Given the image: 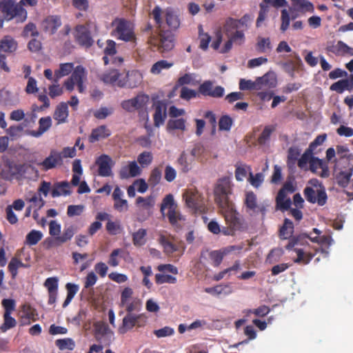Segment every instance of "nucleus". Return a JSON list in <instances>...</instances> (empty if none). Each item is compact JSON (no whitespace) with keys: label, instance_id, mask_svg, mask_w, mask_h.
Wrapping results in <instances>:
<instances>
[{"label":"nucleus","instance_id":"f257e3e1","mask_svg":"<svg viewBox=\"0 0 353 353\" xmlns=\"http://www.w3.org/2000/svg\"><path fill=\"white\" fill-rule=\"evenodd\" d=\"M232 181L230 178L220 179L214 189L215 202L220 209L225 221L230 226V229H224L225 235H232L239 228L240 221L237 212L230 196L232 194Z\"/></svg>","mask_w":353,"mask_h":353},{"label":"nucleus","instance_id":"f03ea898","mask_svg":"<svg viewBox=\"0 0 353 353\" xmlns=\"http://www.w3.org/2000/svg\"><path fill=\"white\" fill-rule=\"evenodd\" d=\"M112 35L118 40L136 44L137 37L132 23L123 18H116L112 22Z\"/></svg>","mask_w":353,"mask_h":353},{"label":"nucleus","instance_id":"7ed1b4c3","mask_svg":"<svg viewBox=\"0 0 353 353\" xmlns=\"http://www.w3.org/2000/svg\"><path fill=\"white\" fill-rule=\"evenodd\" d=\"M304 196L311 203L323 206L327 201V194L321 183L316 179H310L304 189Z\"/></svg>","mask_w":353,"mask_h":353},{"label":"nucleus","instance_id":"20e7f679","mask_svg":"<svg viewBox=\"0 0 353 353\" xmlns=\"http://www.w3.org/2000/svg\"><path fill=\"white\" fill-rule=\"evenodd\" d=\"M88 74L86 70L81 65L77 66L71 76L63 83V86L68 92H72L77 86L79 93H84L86 90Z\"/></svg>","mask_w":353,"mask_h":353},{"label":"nucleus","instance_id":"39448f33","mask_svg":"<svg viewBox=\"0 0 353 353\" xmlns=\"http://www.w3.org/2000/svg\"><path fill=\"white\" fill-rule=\"evenodd\" d=\"M0 9L7 20L16 18L18 22H23L27 18V12L20 3L13 1H4L0 3Z\"/></svg>","mask_w":353,"mask_h":353},{"label":"nucleus","instance_id":"423d86ee","mask_svg":"<svg viewBox=\"0 0 353 353\" xmlns=\"http://www.w3.org/2000/svg\"><path fill=\"white\" fill-rule=\"evenodd\" d=\"M163 14L168 26L172 29H177L180 26V21L176 13L170 8H168L164 10L159 6L154 7L152 12L154 19L156 23L161 27L163 23L161 15Z\"/></svg>","mask_w":353,"mask_h":353},{"label":"nucleus","instance_id":"0eeeda50","mask_svg":"<svg viewBox=\"0 0 353 353\" xmlns=\"http://www.w3.org/2000/svg\"><path fill=\"white\" fill-rule=\"evenodd\" d=\"M183 200L185 205L194 212H201L203 210V199L201 194L195 189L185 190L183 193Z\"/></svg>","mask_w":353,"mask_h":353},{"label":"nucleus","instance_id":"6e6552de","mask_svg":"<svg viewBox=\"0 0 353 353\" xmlns=\"http://www.w3.org/2000/svg\"><path fill=\"white\" fill-rule=\"evenodd\" d=\"M134 291L130 287L123 288L121 293L120 306L125 309L128 312L139 311L141 307V301L134 296Z\"/></svg>","mask_w":353,"mask_h":353},{"label":"nucleus","instance_id":"1a4fd4ad","mask_svg":"<svg viewBox=\"0 0 353 353\" xmlns=\"http://www.w3.org/2000/svg\"><path fill=\"white\" fill-rule=\"evenodd\" d=\"M225 30L226 32L228 41L220 49V52L223 54L229 52L232 49L233 43L235 45L241 46L244 43L245 40L244 32L242 30L231 28H228L227 23H225Z\"/></svg>","mask_w":353,"mask_h":353},{"label":"nucleus","instance_id":"9d476101","mask_svg":"<svg viewBox=\"0 0 353 353\" xmlns=\"http://www.w3.org/2000/svg\"><path fill=\"white\" fill-rule=\"evenodd\" d=\"M149 42L151 45L158 47L161 52L171 50L174 46V37L169 32H163L159 35L150 37Z\"/></svg>","mask_w":353,"mask_h":353},{"label":"nucleus","instance_id":"9b49d317","mask_svg":"<svg viewBox=\"0 0 353 353\" xmlns=\"http://www.w3.org/2000/svg\"><path fill=\"white\" fill-rule=\"evenodd\" d=\"M353 174V159L350 165L335 166L334 176L337 184L343 188L348 185Z\"/></svg>","mask_w":353,"mask_h":353},{"label":"nucleus","instance_id":"f8f14e48","mask_svg":"<svg viewBox=\"0 0 353 353\" xmlns=\"http://www.w3.org/2000/svg\"><path fill=\"white\" fill-rule=\"evenodd\" d=\"M143 81V74L137 70L128 71L122 80L119 82V87L134 88L141 84Z\"/></svg>","mask_w":353,"mask_h":353},{"label":"nucleus","instance_id":"ddd939ff","mask_svg":"<svg viewBox=\"0 0 353 353\" xmlns=\"http://www.w3.org/2000/svg\"><path fill=\"white\" fill-rule=\"evenodd\" d=\"M148 100L149 97L147 95L140 94L134 98L123 101L121 105L124 110L132 112L143 108Z\"/></svg>","mask_w":353,"mask_h":353},{"label":"nucleus","instance_id":"4468645a","mask_svg":"<svg viewBox=\"0 0 353 353\" xmlns=\"http://www.w3.org/2000/svg\"><path fill=\"white\" fill-rule=\"evenodd\" d=\"M225 90L222 86H214L211 81H205L199 87V93L205 97L219 98L223 96Z\"/></svg>","mask_w":353,"mask_h":353},{"label":"nucleus","instance_id":"2eb2a0df","mask_svg":"<svg viewBox=\"0 0 353 353\" xmlns=\"http://www.w3.org/2000/svg\"><path fill=\"white\" fill-rule=\"evenodd\" d=\"M62 164L61 153L57 150H51L49 155L39 165L45 170L55 168Z\"/></svg>","mask_w":353,"mask_h":353},{"label":"nucleus","instance_id":"dca6fc26","mask_svg":"<svg viewBox=\"0 0 353 353\" xmlns=\"http://www.w3.org/2000/svg\"><path fill=\"white\" fill-rule=\"evenodd\" d=\"M96 164L99 168V174L101 176H109L112 175V167L114 162L110 157L107 154H102L96 160Z\"/></svg>","mask_w":353,"mask_h":353},{"label":"nucleus","instance_id":"f3484780","mask_svg":"<svg viewBox=\"0 0 353 353\" xmlns=\"http://www.w3.org/2000/svg\"><path fill=\"white\" fill-rule=\"evenodd\" d=\"M141 168L135 161H129L123 165L119 171L120 177L123 179L136 177L141 174Z\"/></svg>","mask_w":353,"mask_h":353},{"label":"nucleus","instance_id":"a211bd4d","mask_svg":"<svg viewBox=\"0 0 353 353\" xmlns=\"http://www.w3.org/2000/svg\"><path fill=\"white\" fill-rule=\"evenodd\" d=\"M140 317V314L128 312V314L123 317L121 325L119 327V333L124 334L128 331L132 330L137 323Z\"/></svg>","mask_w":353,"mask_h":353},{"label":"nucleus","instance_id":"6ab92c4d","mask_svg":"<svg viewBox=\"0 0 353 353\" xmlns=\"http://www.w3.org/2000/svg\"><path fill=\"white\" fill-rule=\"evenodd\" d=\"M308 170L323 178L327 177L330 174L327 163L315 157H313Z\"/></svg>","mask_w":353,"mask_h":353},{"label":"nucleus","instance_id":"aec40b11","mask_svg":"<svg viewBox=\"0 0 353 353\" xmlns=\"http://www.w3.org/2000/svg\"><path fill=\"white\" fill-rule=\"evenodd\" d=\"M256 83L260 87L259 90L274 88L277 85L276 75L273 72H268L263 77H258Z\"/></svg>","mask_w":353,"mask_h":353},{"label":"nucleus","instance_id":"412c9836","mask_svg":"<svg viewBox=\"0 0 353 353\" xmlns=\"http://www.w3.org/2000/svg\"><path fill=\"white\" fill-rule=\"evenodd\" d=\"M245 204L247 211L249 212L250 214H256L259 212H261L264 214V208L257 204L256 196L252 192L246 193Z\"/></svg>","mask_w":353,"mask_h":353},{"label":"nucleus","instance_id":"4be33fe9","mask_svg":"<svg viewBox=\"0 0 353 353\" xmlns=\"http://www.w3.org/2000/svg\"><path fill=\"white\" fill-rule=\"evenodd\" d=\"M328 50L337 56H353V48L342 41H337L336 44L329 47Z\"/></svg>","mask_w":353,"mask_h":353},{"label":"nucleus","instance_id":"5701e85b","mask_svg":"<svg viewBox=\"0 0 353 353\" xmlns=\"http://www.w3.org/2000/svg\"><path fill=\"white\" fill-rule=\"evenodd\" d=\"M52 119L50 117H41L39 120V129L38 130H31L28 132V134L33 137H40L46 132H47L52 126Z\"/></svg>","mask_w":353,"mask_h":353},{"label":"nucleus","instance_id":"b1692460","mask_svg":"<svg viewBox=\"0 0 353 353\" xmlns=\"http://www.w3.org/2000/svg\"><path fill=\"white\" fill-rule=\"evenodd\" d=\"M76 38L79 43L85 47L90 46L93 40L91 38L88 29L84 26H78L76 28Z\"/></svg>","mask_w":353,"mask_h":353},{"label":"nucleus","instance_id":"393cba45","mask_svg":"<svg viewBox=\"0 0 353 353\" xmlns=\"http://www.w3.org/2000/svg\"><path fill=\"white\" fill-rule=\"evenodd\" d=\"M101 79L106 84L119 87V82L122 80V76L117 70H110L103 72L101 76Z\"/></svg>","mask_w":353,"mask_h":353},{"label":"nucleus","instance_id":"a878e982","mask_svg":"<svg viewBox=\"0 0 353 353\" xmlns=\"http://www.w3.org/2000/svg\"><path fill=\"white\" fill-rule=\"evenodd\" d=\"M68 115V103L62 102L57 106L53 114V118L57 121V124H61L67 121Z\"/></svg>","mask_w":353,"mask_h":353},{"label":"nucleus","instance_id":"bb28decb","mask_svg":"<svg viewBox=\"0 0 353 353\" xmlns=\"http://www.w3.org/2000/svg\"><path fill=\"white\" fill-rule=\"evenodd\" d=\"M167 117L166 107L161 103H157L154 106V123L156 127L162 125Z\"/></svg>","mask_w":353,"mask_h":353},{"label":"nucleus","instance_id":"cd10ccee","mask_svg":"<svg viewBox=\"0 0 353 353\" xmlns=\"http://www.w3.org/2000/svg\"><path fill=\"white\" fill-rule=\"evenodd\" d=\"M332 90L342 93L345 90H353V74H350V79H342L330 86Z\"/></svg>","mask_w":353,"mask_h":353},{"label":"nucleus","instance_id":"c85d7f7f","mask_svg":"<svg viewBox=\"0 0 353 353\" xmlns=\"http://www.w3.org/2000/svg\"><path fill=\"white\" fill-rule=\"evenodd\" d=\"M111 134L110 130L105 125H100L92 130L89 141L94 143L100 139H105Z\"/></svg>","mask_w":353,"mask_h":353},{"label":"nucleus","instance_id":"c756f323","mask_svg":"<svg viewBox=\"0 0 353 353\" xmlns=\"http://www.w3.org/2000/svg\"><path fill=\"white\" fill-rule=\"evenodd\" d=\"M17 48V42L10 36L4 37L0 41V52H13Z\"/></svg>","mask_w":353,"mask_h":353},{"label":"nucleus","instance_id":"7c9ffc66","mask_svg":"<svg viewBox=\"0 0 353 353\" xmlns=\"http://www.w3.org/2000/svg\"><path fill=\"white\" fill-rule=\"evenodd\" d=\"M70 194V185L68 182H61L56 183L51 192L52 197L60 196H67Z\"/></svg>","mask_w":353,"mask_h":353},{"label":"nucleus","instance_id":"2f4dec72","mask_svg":"<svg viewBox=\"0 0 353 353\" xmlns=\"http://www.w3.org/2000/svg\"><path fill=\"white\" fill-rule=\"evenodd\" d=\"M75 68L72 63H61L59 68L54 72V81L58 82L59 79L73 72Z\"/></svg>","mask_w":353,"mask_h":353},{"label":"nucleus","instance_id":"473e14b6","mask_svg":"<svg viewBox=\"0 0 353 353\" xmlns=\"http://www.w3.org/2000/svg\"><path fill=\"white\" fill-rule=\"evenodd\" d=\"M136 204L138 208L152 212L155 204V199L152 196L147 197L139 196L136 200Z\"/></svg>","mask_w":353,"mask_h":353},{"label":"nucleus","instance_id":"72a5a7b5","mask_svg":"<svg viewBox=\"0 0 353 353\" xmlns=\"http://www.w3.org/2000/svg\"><path fill=\"white\" fill-rule=\"evenodd\" d=\"M43 233L37 230H32L26 236L25 243L29 246L37 244L43 238Z\"/></svg>","mask_w":353,"mask_h":353},{"label":"nucleus","instance_id":"f704fd0d","mask_svg":"<svg viewBox=\"0 0 353 353\" xmlns=\"http://www.w3.org/2000/svg\"><path fill=\"white\" fill-rule=\"evenodd\" d=\"M60 18L56 16L48 17L43 22V27L48 31L53 33L61 26Z\"/></svg>","mask_w":353,"mask_h":353},{"label":"nucleus","instance_id":"c9c22d12","mask_svg":"<svg viewBox=\"0 0 353 353\" xmlns=\"http://www.w3.org/2000/svg\"><path fill=\"white\" fill-rule=\"evenodd\" d=\"M176 208H177V204L174 199L173 195L171 194H167L163 198L161 205V212L163 214L165 210H168V212H171Z\"/></svg>","mask_w":353,"mask_h":353},{"label":"nucleus","instance_id":"e433bc0d","mask_svg":"<svg viewBox=\"0 0 353 353\" xmlns=\"http://www.w3.org/2000/svg\"><path fill=\"white\" fill-rule=\"evenodd\" d=\"M200 83V79L194 73H186L181 77L178 80V84L180 85H190L195 86Z\"/></svg>","mask_w":353,"mask_h":353},{"label":"nucleus","instance_id":"4c0bfd02","mask_svg":"<svg viewBox=\"0 0 353 353\" xmlns=\"http://www.w3.org/2000/svg\"><path fill=\"white\" fill-rule=\"evenodd\" d=\"M291 203V200L287 196V194H284L283 191H279L276 196L277 208L281 210H287L290 208Z\"/></svg>","mask_w":353,"mask_h":353},{"label":"nucleus","instance_id":"58836bf2","mask_svg":"<svg viewBox=\"0 0 353 353\" xmlns=\"http://www.w3.org/2000/svg\"><path fill=\"white\" fill-rule=\"evenodd\" d=\"M251 174L252 169L250 166L246 165H239L235 170V177L238 181H243L248 176L249 177Z\"/></svg>","mask_w":353,"mask_h":353},{"label":"nucleus","instance_id":"ea45409f","mask_svg":"<svg viewBox=\"0 0 353 353\" xmlns=\"http://www.w3.org/2000/svg\"><path fill=\"white\" fill-rule=\"evenodd\" d=\"M192 160H190L185 152H183L177 159L181 172L187 173L192 169Z\"/></svg>","mask_w":353,"mask_h":353},{"label":"nucleus","instance_id":"a19ab883","mask_svg":"<svg viewBox=\"0 0 353 353\" xmlns=\"http://www.w3.org/2000/svg\"><path fill=\"white\" fill-rule=\"evenodd\" d=\"M186 129L185 120L183 119H170L167 124V130L170 132L173 130L184 131Z\"/></svg>","mask_w":353,"mask_h":353},{"label":"nucleus","instance_id":"79ce46f5","mask_svg":"<svg viewBox=\"0 0 353 353\" xmlns=\"http://www.w3.org/2000/svg\"><path fill=\"white\" fill-rule=\"evenodd\" d=\"M27 267L28 266L23 264L19 259L14 257L10 260L8 268L12 274V278H15L18 274V269L19 268Z\"/></svg>","mask_w":353,"mask_h":353},{"label":"nucleus","instance_id":"37998d69","mask_svg":"<svg viewBox=\"0 0 353 353\" xmlns=\"http://www.w3.org/2000/svg\"><path fill=\"white\" fill-rule=\"evenodd\" d=\"M250 21V18L248 15H245L243 17H242L240 20H235L232 19H228L227 23V27L234 28V29H239L240 26H248V23Z\"/></svg>","mask_w":353,"mask_h":353},{"label":"nucleus","instance_id":"c03bdc74","mask_svg":"<svg viewBox=\"0 0 353 353\" xmlns=\"http://www.w3.org/2000/svg\"><path fill=\"white\" fill-rule=\"evenodd\" d=\"M256 50L259 52H266L272 49L270 39L269 38L258 37L256 46Z\"/></svg>","mask_w":353,"mask_h":353},{"label":"nucleus","instance_id":"a18cd8bd","mask_svg":"<svg viewBox=\"0 0 353 353\" xmlns=\"http://www.w3.org/2000/svg\"><path fill=\"white\" fill-rule=\"evenodd\" d=\"M314 156L310 152H305L303 154L298 161L299 167L304 170H307Z\"/></svg>","mask_w":353,"mask_h":353},{"label":"nucleus","instance_id":"49530a36","mask_svg":"<svg viewBox=\"0 0 353 353\" xmlns=\"http://www.w3.org/2000/svg\"><path fill=\"white\" fill-rule=\"evenodd\" d=\"M114 112L112 107L101 106L96 110L93 114L98 119H105Z\"/></svg>","mask_w":353,"mask_h":353},{"label":"nucleus","instance_id":"de8ad7c7","mask_svg":"<svg viewBox=\"0 0 353 353\" xmlns=\"http://www.w3.org/2000/svg\"><path fill=\"white\" fill-rule=\"evenodd\" d=\"M30 203V206L33 209L40 210L45 204L44 200L40 194L34 193L30 199H27Z\"/></svg>","mask_w":353,"mask_h":353},{"label":"nucleus","instance_id":"09e8293b","mask_svg":"<svg viewBox=\"0 0 353 353\" xmlns=\"http://www.w3.org/2000/svg\"><path fill=\"white\" fill-rule=\"evenodd\" d=\"M147 232L145 229H139L132 235L133 243L134 245L141 246L145 243V236Z\"/></svg>","mask_w":353,"mask_h":353},{"label":"nucleus","instance_id":"8fccbe9b","mask_svg":"<svg viewBox=\"0 0 353 353\" xmlns=\"http://www.w3.org/2000/svg\"><path fill=\"white\" fill-rule=\"evenodd\" d=\"M155 280L157 284L163 283H172L174 284L176 282L175 276L165 274V272L156 274Z\"/></svg>","mask_w":353,"mask_h":353},{"label":"nucleus","instance_id":"3c124183","mask_svg":"<svg viewBox=\"0 0 353 353\" xmlns=\"http://www.w3.org/2000/svg\"><path fill=\"white\" fill-rule=\"evenodd\" d=\"M172 65V63L165 60H161L152 66L150 72L154 74H159L163 70L169 69Z\"/></svg>","mask_w":353,"mask_h":353},{"label":"nucleus","instance_id":"603ef678","mask_svg":"<svg viewBox=\"0 0 353 353\" xmlns=\"http://www.w3.org/2000/svg\"><path fill=\"white\" fill-rule=\"evenodd\" d=\"M294 5L303 12H314L313 4L307 0H292Z\"/></svg>","mask_w":353,"mask_h":353},{"label":"nucleus","instance_id":"864d4df0","mask_svg":"<svg viewBox=\"0 0 353 353\" xmlns=\"http://www.w3.org/2000/svg\"><path fill=\"white\" fill-rule=\"evenodd\" d=\"M116 42L112 40H108L106 42V46L104 49L105 56L103 57L104 62L105 64L108 63V56H113L116 54Z\"/></svg>","mask_w":353,"mask_h":353},{"label":"nucleus","instance_id":"5fc2aeb1","mask_svg":"<svg viewBox=\"0 0 353 353\" xmlns=\"http://www.w3.org/2000/svg\"><path fill=\"white\" fill-rule=\"evenodd\" d=\"M56 345L61 350H72L75 347L74 341L72 339H70V338L57 340Z\"/></svg>","mask_w":353,"mask_h":353},{"label":"nucleus","instance_id":"6e6d98bb","mask_svg":"<svg viewBox=\"0 0 353 353\" xmlns=\"http://www.w3.org/2000/svg\"><path fill=\"white\" fill-rule=\"evenodd\" d=\"M152 154L150 152H143L141 153L137 157V161L143 168L150 165L152 162Z\"/></svg>","mask_w":353,"mask_h":353},{"label":"nucleus","instance_id":"4d7b16f0","mask_svg":"<svg viewBox=\"0 0 353 353\" xmlns=\"http://www.w3.org/2000/svg\"><path fill=\"white\" fill-rule=\"evenodd\" d=\"M239 88L241 90H259L260 87L257 85L256 79L255 81L246 80L241 79L239 81Z\"/></svg>","mask_w":353,"mask_h":353},{"label":"nucleus","instance_id":"13d9d810","mask_svg":"<svg viewBox=\"0 0 353 353\" xmlns=\"http://www.w3.org/2000/svg\"><path fill=\"white\" fill-rule=\"evenodd\" d=\"M106 230L110 234L116 235L122 230V226L119 221L108 220L106 224Z\"/></svg>","mask_w":353,"mask_h":353},{"label":"nucleus","instance_id":"bf43d9fd","mask_svg":"<svg viewBox=\"0 0 353 353\" xmlns=\"http://www.w3.org/2000/svg\"><path fill=\"white\" fill-rule=\"evenodd\" d=\"M44 286L47 288L48 292H57L59 286V279L57 277H49L44 282Z\"/></svg>","mask_w":353,"mask_h":353},{"label":"nucleus","instance_id":"052dcab7","mask_svg":"<svg viewBox=\"0 0 353 353\" xmlns=\"http://www.w3.org/2000/svg\"><path fill=\"white\" fill-rule=\"evenodd\" d=\"M275 127L272 125H266L260 137H259V142L260 144H265L270 137L271 134L274 131Z\"/></svg>","mask_w":353,"mask_h":353},{"label":"nucleus","instance_id":"680f3d73","mask_svg":"<svg viewBox=\"0 0 353 353\" xmlns=\"http://www.w3.org/2000/svg\"><path fill=\"white\" fill-rule=\"evenodd\" d=\"M199 91L196 92V90L187 87H183L180 92V97L184 100L188 101L192 99L196 98L199 96Z\"/></svg>","mask_w":353,"mask_h":353},{"label":"nucleus","instance_id":"e2e57ef3","mask_svg":"<svg viewBox=\"0 0 353 353\" xmlns=\"http://www.w3.org/2000/svg\"><path fill=\"white\" fill-rule=\"evenodd\" d=\"M295 251L297 254V258L296 259L294 260L295 263H302L303 264H307L310 263V261L312 260L313 257L312 254L305 253L301 249H296Z\"/></svg>","mask_w":353,"mask_h":353},{"label":"nucleus","instance_id":"0e129e2a","mask_svg":"<svg viewBox=\"0 0 353 353\" xmlns=\"http://www.w3.org/2000/svg\"><path fill=\"white\" fill-rule=\"evenodd\" d=\"M209 327V323L205 319H196L189 325V330H203Z\"/></svg>","mask_w":353,"mask_h":353},{"label":"nucleus","instance_id":"69168bd1","mask_svg":"<svg viewBox=\"0 0 353 353\" xmlns=\"http://www.w3.org/2000/svg\"><path fill=\"white\" fill-rule=\"evenodd\" d=\"M168 217L170 222L174 225H177L180 221L185 220L184 217L177 210V208L171 212H168Z\"/></svg>","mask_w":353,"mask_h":353},{"label":"nucleus","instance_id":"338daca9","mask_svg":"<svg viewBox=\"0 0 353 353\" xmlns=\"http://www.w3.org/2000/svg\"><path fill=\"white\" fill-rule=\"evenodd\" d=\"M248 181L254 188H259L261 186L264 181V175L262 173H257L254 175L252 173L248 177Z\"/></svg>","mask_w":353,"mask_h":353},{"label":"nucleus","instance_id":"774afa93","mask_svg":"<svg viewBox=\"0 0 353 353\" xmlns=\"http://www.w3.org/2000/svg\"><path fill=\"white\" fill-rule=\"evenodd\" d=\"M293 223L288 219L285 220L283 226L281 229V236L283 239H288L292 233Z\"/></svg>","mask_w":353,"mask_h":353}]
</instances>
